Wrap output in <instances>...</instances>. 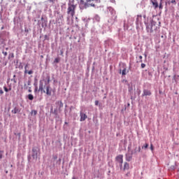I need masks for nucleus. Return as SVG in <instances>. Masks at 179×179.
<instances>
[{
    "label": "nucleus",
    "instance_id": "42",
    "mask_svg": "<svg viewBox=\"0 0 179 179\" xmlns=\"http://www.w3.org/2000/svg\"><path fill=\"white\" fill-rule=\"evenodd\" d=\"M83 2H84L83 0L80 1V3H83Z\"/></svg>",
    "mask_w": 179,
    "mask_h": 179
},
{
    "label": "nucleus",
    "instance_id": "48",
    "mask_svg": "<svg viewBox=\"0 0 179 179\" xmlns=\"http://www.w3.org/2000/svg\"><path fill=\"white\" fill-rule=\"evenodd\" d=\"M1 29H3V27H2Z\"/></svg>",
    "mask_w": 179,
    "mask_h": 179
},
{
    "label": "nucleus",
    "instance_id": "30",
    "mask_svg": "<svg viewBox=\"0 0 179 179\" xmlns=\"http://www.w3.org/2000/svg\"><path fill=\"white\" fill-rule=\"evenodd\" d=\"M8 90V92H10V90H12V85H9Z\"/></svg>",
    "mask_w": 179,
    "mask_h": 179
},
{
    "label": "nucleus",
    "instance_id": "24",
    "mask_svg": "<svg viewBox=\"0 0 179 179\" xmlns=\"http://www.w3.org/2000/svg\"><path fill=\"white\" fill-rule=\"evenodd\" d=\"M3 89L6 93H8V92H9V90H8V87H6V86H3Z\"/></svg>",
    "mask_w": 179,
    "mask_h": 179
},
{
    "label": "nucleus",
    "instance_id": "45",
    "mask_svg": "<svg viewBox=\"0 0 179 179\" xmlns=\"http://www.w3.org/2000/svg\"><path fill=\"white\" fill-rule=\"evenodd\" d=\"M35 92H37V88L35 89Z\"/></svg>",
    "mask_w": 179,
    "mask_h": 179
},
{
    "label": "nucleus",
    "instance_id": "12",
    "mask_svg": "<svg viewBox=\"0 0 179 179\" xmlns=\"http://www.w3.org/2000/svg\"><path fill=\"white\" fill-rule=\"evenodd\" d=\"M139 152H141V147H136L134 151H133V155H137L138 153H139Z\"/></svg>",
    "mask_w": 179,
    "mask_h": 179
},
{
    "label": "nucleus",
    "instance_id": "4",
    "mask_svg": "<svg viewBox=\"0 0 179 179\" xmlns=\"http://www.w3.org/2000/svg\"><path fill=\"white\" fill-rule=\"evenodd\" d=\"M136 28L139 27V24H142V15H138L136 20Z\"/></svg>",
    "mask_w": 179,
    "mask_h": 179
},
{
    "label": "nucleus",
    "instance_id": "25",
    "mask_svg": "<svg viewBox=\"0 0 179 179\" xmlns=\"http://www.w3.org/2000/svg\"><path fill=\"white\" fill-rule=\"evenodd\" d=\"M57 104H59L60 108H62V101H58Z\"/></svg>",
    "mask_w": 179,
    "mask_h": 179
},
{
    "label": "nucleus",
    "instance_id": "16",
    "mask_svg": "<svg viewBox=\"0 0 179 179\" xmlns=\"http://www.w3.org/2000/svg\"><path fill=\"white\" fill-rule=\"evenodd\" d=\"M152 5L153 6L156 8H159V3H157V1H152Z\"/></svg>",
    "mask_w": 179,
    "mask_h": 179
},
{
    "label": "nucleus",
    "instance_id": "13",
    "mask_svg": "<svg viewBox=\"0 0 179 179\" xmlns=\"http://www.w3.org/2000/svg\"><path fill=\"white\" fill-rule=\"evenodd\" d=\"M24 73H28V75H32L33 73V71L30 70L29 71H27V64L24 66Z\"/></svg>",
    "mask_w": 179,
    "mask_h": 179
},
{
    "label": "nucleus",
    "instance_id": "11",
    "mask_svg": "<svg viewBox=\"0 0 179 179\" xmlns=\"http://www.w3.org/2000/svg\"><path fill=\"white\" fill-rule=\"evenodd\" d=\"M46 94L47 96H51V87L50 85L46 87Z\"/></svg>",
    "mask_w": 179,
    "mask_h": 179
},
{
    "label": "nucleus",
    "instance_id": "46",
    "mask_svg": "<svg viewBox=\"0 0 179 179\" xmlns=\"http://www.w3.org/2000/svg\"><path fill=\"white\" fill-rule=\"evenodd\" d=\"M121 71H122V70L120 69V73H121Z\"/></svg>",
    "mask_w": 179,
    "mask_h": 179
},
{
    "label": "nucleus",
    "instance_id": "50",
    "mask_svg": "<svg viewBox=\"0 0 179 179\" xmlns=\"http://www.w3.org/2000/svg\"><path fill=\"white\" fill-rule=\"evenodd\" d=\"M73 179H75V178H73Z\"/></svg>",
    "mask_w": 179,
    "mask_h": 179
},
{
    "label": "nucleus",
    "instance_id": "31",
    "mask_svg": "<svg viewBox=\"0 0 179 179\" xmlns=\"http://www.w3.org/2000/svg\"><path fill=\"white\" fill-rule=\"evenodd\" d=\"M11 81H12V82H14V83H17V81L16 80V78H12V79H11Z\"/></svg>",
    "mask_w": 179,
    "mask_h": 179
},
{
    "label": "nucleus",
    "instance_id": "28",
    "mask_svg": "<svg viewBox=\"0 0 179 179\" xmlns=\"http://www.w3.org/2000/svg\"><path fill=\"white\" fill-rule=\"evenodd\" d=\"M3 155V151L0 150V159H2Z\"/></svg>",
    "mask_w": 179,
    "mask_h": 179
},
{
    "label": "nucleus",
    "instance_id": "39",
    "mask_svg": "<svg viewBox=\"0 0 179 179\" xmlns=\"http://www.w3.org/2000/svg\"><path fill=\"white\" fill-rule=\"evenodd\" d=\"M61 55H62V56L64 55V51L63 50L61 51Z\"/></svg>",
    "mask_w": 179,
    "mask_h": 179
},
{
    "label": "nucleus",
    "instance_id": "34",
    "mask_svg": "<svg viewBox=\"0 0 179 179\" xmlns=\"http://www.w3.org/2000/svg\"><path fill=\"white\" fill-rule=\"evenodd\" d=\"M145 66H146V64L142 63V64H141V68L143 69V68H145Z\"/></svg>",
    "mask_w": 179,
    "mask_h": 179
},
{
    "label": "nucleus",
    "instance_id": "22",
    "mask_svg": "<svg viewBox=\"0 0 179 179\" xmlns=\"http://www.w3.org/2000/svg\"><path fill=\"white\" fill-rule=\"evenodd\" d=\"M142 58H143L142 56H141V55L138 56V59L137 62H143Z\"/></svg>",
    "mask_w": 179,
    "mask_h": 179
},
{
    "label": "nucleus",
    "instance_id": "33",
    "mask_svg": "<svg viewBox=\"0 0 179 179\" xmlns=\"http://www.w3.org/2000/svg\"><path fill=\"white\" fill-rule=\"evenodd\" d=\"M94 2H96V3H100L101 0H94Z\"/></svg>",
    "mask_w": 179,
    "mask_h": 179
},
{
    "label": "nucleus",
    "instance_id": "6",
    "mask_svg": "<svg viewBox=\"0 0 179 179\" xmlns=\"http://www.w3.org/2000/svg\"><path fill=\"white\" fill-rule=\"evenodd\" d=\"M38 156V152L37 151V148H34L32 149V157L37 160V157Z\"/></svg>",
    "mask_w": 179,
    "mask_h": 179
},
{
    "label": "nucleus",
    "instance_id": "10",
    "mask_svg": "<svg viewBox=\"0 0 179 179\" xmlns=\"http://www.w3.org/2000/svg\"><path fill=\"white\" fill-rule=\"evenodd\" d=\"M80 121L81 122L85 121L86 118H87V115L83 113H80Z\"/></svg>",
    "mask_w": 179,
    "mask_h": 179
},
{
    "label": "nucleus",
    "instance_id": "27",
    "mask_svg": "<svg viewBox=\"0 0 179 179\" xmlns=\"http://www.w3.org/2000/svg\"><path fill=\"white\" fill-rule=\"evenodd\" d=\"M8 58H15V55L13 53H11Z\"/></svg>",
    "mask_w": 179,
    "mask_h": 179
},
{
    "label": "nucleus",
    "instance_id": "3",
    "mask_svg": "<svg viewBox=\"0 0 179 179\" xmlns=\"http://www.w3.org/2000/svg\"><path fill=\"white\" fill-rule=\"evenodd\" d=\"M124 156L122 155H117L115 157V162H117V163H119L120 167H122V163H124Z\"/></svg>",
    "mask_w": 179,
    "mask_h": 179
},
{
    "label": "nucleus",
    "instance_id": "35",
    "mask_svg": "<svg viewBox=\"0 0 179 179\" xmlns=\"http://www.w3.org/2000/svg\"><path fill=\"white\" fill-rule=\"evenodd\" d=\"M0 94H3V90H2V88H0Z\"/></svg>",
    "mask_w": 179,
    "mask_h": 179
},
{
    "label": "nucleus",
    "instance_id": "40",
    "mask_svg": "<svg viewBox=\"0 0 179 179\" xmlns=\"http://www.w3.org/2000/svg\"><path fill=\"white\" fill-rule=\"evenodd\" d=\"M28 92H29V93H31V90H29Z\"/></svg>",
    "mask_w": 179,
    "mask_h": 179
},
{
    "label": "nucleus",
    "instance_id": "41",
    "mask_svg": "<svg viewBox=\"0 0 179 179\" xmlns=\"http://www.w3.org/2000/svg\"><path fill=\"white\" fill-rule=\"evenodd\" d=\"M55 0H50V2H55Z\"/></svg>",
    "mask_w": 179,
    "mask_h": 179
},
{
    "label": "nucleus",
    "instance_id": "7",
    "mask_svg": "<svg viewBox=\"0 0 179 179\" xmlns=\"http://www.w3.org/2000/svg\"><path fill=\"white\" fill-rule=\"evenodd\" d=\"M134 155V151H129V152L126 155V160L127 162H131L132 159V155Z\"/></svg>",
    "mask_w": 179,
    "mask_h": 179
},
{
    "label": "nucleus",
    "instance_id": "2",
    "mask_svg": "<svg viewBox=\"0 0 179 179\" xmlns=\"http://www.w3.org/2000/svg\"><path fill=\"white\" fill-rule=\"evenodd\" d=\"M76 9V5L73 3H69V7L67 9L68 15H71L72 17L75 16V10Z\"/></svg>",
    "mask_w": 179,
    "mask_h": 179
},
{
    "label": "nucleus",
    "instance_id": "14",
    "mask_svg": "<svg viewBox=\"0 0 179 179\" xmlns=\"http://www.w3.org/2000/svg\"><path fill=\"white\" fill-rule=\"evenodd\" d=\"M12 113L13 114H17V113H20V110H19V108L15 107L14 109L12 110Z\"/></svg>",
    "mask_w": 179,
    "mask_h": 179
},
{
    "label": "nucleus",
    "instance_id": "32",
    "mask_svg": "<svg viewBox=\"0 0 179 179\" xmlns=\"http://www.w3.org/2000/svg\"><path fill=\"white\" fill-rule=\"evenodd\" d=\"M150 150H152V152H153L154 150L153 144H150Z\"/></svg>",
    "mask_w": 179,
    "mask_h": 179
},
{
    "label": "nucleus",
    "instance_id": "17",
    "mask_svg": "<svg viewBox=\"0 0 179 179\" xmlns=\"http://www.w3.org/2000/svg\"><path fill=\"white\" fill-rule=\"evenodd\" d=\"M28 99L29 100L33 101L34 99V96H33V94H28Z\"/></svg>",
    "mask_w": 179,
    "mask_h": 179
},
{
    "label": "nucleus",
    "instance_id": "37",
    "mask_svg": "<svg viewBox=\"0 0 179 179\" xmlns=\"http://www.w3.org/2000/svg\"><path fill=\"white\" fill-rule=\"evenodd\" d=\"M163 8V6H162V3L159 4V9H162Z\"/></svg>",
    "mask_w": 179,
    "mask_h": 179
},
{
    "label": "nucleus",
    "instance_id": "43",
    "mask_svg": "<svg viewBox=\"0 0 179 179\" xmlns=\"http://www.w3.org/2000/svg\"><path fill=\"white\" fill-rule=\"evenodd\" d=\"M15 78H16V75H14V76H13V78H14V79H15Z\"/></svg>",
    "mask_w": 179,
    "mask_h": 179
},
{
    "label": "nucleus",
    "instance_id": "29",
    "mask_svg": "<svg viewBox=\"0 0 179 179\" xmlns=\"http://www.w3.org/2000/svg\"><path fill=\"white\" fill-rule=\"evenodd\" d=\"M2 54L4 55V57H6L8 55V52H2Z\"/></svg>",
    "mask_w": 179,
    "mask_h": 179
},
{
    "label": "nucleus",
    "instance_id": "18",
    "mask_svg": "<svg viewBox=\"0 0 179 179\" xmlns=\"http://www.w3.org/2000/svg\"><path fill=\"white\" fill-rule=\"evenodd\" d=\"M31 115H34V116L37 115V110H32L31 111Z\"/></svg>",
    "mask_w": 179,
    "mask_h": 179
},
{
    "label": "nucleus",
    "instance_id": "5",
    "mask_svg": "<svg viewBox=\"0 0 179 179\" xmlns=\"http://www.w3.org/2000/svg\"><path fill=\"white\" fill-rule=\"evenodd\" d=\"M89 6H95L94 0H87V2L85 3V8H89Z\"/></svg>",
    "mask_w": 179,
    "mask_h": 179
},
{
    "label": "nucleus",
    "instance_id": "21",
    "mask_svg": "<svg viewBox=\"0 0 179 179\" xmlns=\"http://www.w3.org/2000/svg\"><path fill=\"white\" fill-rule=\"evenodd\" d=\"M149 148V144L145 143L142 149H148Z\"/></svg>",
    "mask_w": 179,
    "mask_h": 179
},
{
    "label": "nucleus",
    "instance_id": "20",
    "mask_svg": "<svg viewBox=\"0 0 179 179\" xmlns=\"http://www.w3.org/2000/svg\"><path fill=\"white\" fill-rule=\"evenodd\" d=\"M94 19L96 20V22H100V16L99 15H95Z\"/></svg>",
    "mask_w": 179,
    "mask_h": 179
},
{
    "label": "nucleus",
    "instance_id": "26",
    "mask_svg": "<svg viewBox=\"0 0 179 179\" xmlns=\"http://www.w3.org/2000/svg\"><path fill=\"white\" fill-rule=\"evenodd\" d=\"M55 62L56 64H58V62H59V58H55Z\"/></svg>",
    "mask_w": 179,
    "mask_h": 179
},
{
    "label": "nucleus",
    "instance_id": "47",
    "mask_svg": "<svg viewBox=\"0 0 179 179\" xmlns=\"http://www.w3.org/2000/svg\"><path fill=\"white\" fill-rule=\"evenodd\" d=\"M65 124H68V122H66Z\"/></svg>",
    "mask_w": 179,
    "mask_h": 179
},
{
    "label": "nucleus",
    "instance_id": "36",
    "mask_svg": "<svg viewBox=\"0 0 179 179\" xmlns=\"http://www.w3.org/2000/svg\"><path fill=\"white\" fill-rule=\"evenodd\" d=\"M95 106H99V101H95Z\"/></svg>",
    "mask_w": 179,
    "mask_h": 179
},
{
    "label": "nucleus",
    "instance_id": "49",
    "mask_svg": "<svg viewBox=\"0 0 179 179\" xmlns=\"http://www.w3.org/2000/svg\"><path fill=\"white\" fill-rule=\"evenodd\" d=\"M6 50H8V48H6Z\"/></svg>",
    "mask_w": 179,
    "mask_h": 179
},
{
    "label": "nucleus",
    "instance_id": "1",
    "mask_svg": "<svg viewBox=\"0 0 179 179\" xmlns=\"http://www.w3.org/2000/svg\"><path fill=\"white\" fill-rule=\"evenodd\" d=\"M146 30L148 33H157V30H159V28L157 27V24L155 21H152L150 24H148L146 26Z\"/></svg>",
    "mask_w": 179,
    "mask_h": 179
},
{
    "label": "nucleus",
    "instance_id": "44",
    "mask_svg": "<svg viewBox=\"0 0 179 179\" xmlns=\"http://www.w3.org/2000/svg\"><path fill=\"white\" fill-rule=\"evenodd\" d=\"M59 16H62V14H59Z\"/></svg>",
    "mask_w": 179,
    "mask_h": 179
},
{
    "label": "nucleus",
    "instance_id": "23",
    "mask_svg": "<svg viewBox=\"0 0 179 179\" xmlns=\"http://www.w3.org/2000/svg\"><path fill=\"white\" fill-rule=\"evenodd\" d=\"M171 3H173V5H177V1L176 0H171Z\"/></svg>",
    "mask_w": 179,
    "mask_h": 179
},
{
    "label": "nucleus",
    "instance_id": "9",
    "mask_svg": "<svg viewBox=\"0 0 179 179\" xmlns=\"http://www.w3.org/2000/svg\"><path fill=\"white\" fill-rule=\"evenodd\" d=\"M38 92H43V93H45V91H44V85H43V81L41 80L39 82Z\"/></svg>",
    "mask_w": 179,
    "mask_h": 179
},
{
    "label": "nucleus",
    "instance_id": "15",
    "mask_svg": "<svg viewBox=\"0 0 179 179\" xmlns=\"http://www.w3.org/2000/svg\"><path fill=\"white\" fill-rule=\"evenodd\" d=\"M123 170H129V164H128L127 162H125L124 164V168Z\"/></svg>",
    "mask_w": 179,
    "mask_h": 179
},
{
    "label": "nucleus",
    "instance_id": "8",
    "mask_svg": "<svg viewBox=\"0 0 179 179\" xmlns=\"http://www.w3.org/2000/svg\"><path fill=\"white\" fill-rule=\"evenodd\" d=\"M145 96H152V92H150L149 90H143L142 96L143 97Z\"/></svg>",
    "mask_w": 179,
    "mask_h": 179
},
{
    "label": "nucleus",
    "instance_id": "19",
    "mask_svg": "<svg viewBox=\"0 0 179 179\" xmlns=\"http://www.w3.org/2000/svg\"><path fill=\"white\" fill-rule=\"evenodd\" d=\"M122 75L124 76L127 75V68H124L123 70L122 71Z\"/></svg>",
    "mask_w": 179,
    "mask_h": 179
},
{
    "label": "nucleus",
    "instance_id": "38",
    "mask_svg": "<svg viewBox=\"0 0 179 179\" xmlns=\"http://www.w3.org/2000/svg\"><path fill=\"white\" fill-rule=\"evenodd\" d=\"M110 2H113V3H115V0H110Z\"/></svg>",
    "mask_w": 179,
    "mask_h": 179
}]
</instances>
